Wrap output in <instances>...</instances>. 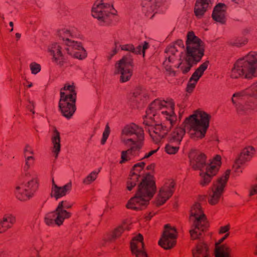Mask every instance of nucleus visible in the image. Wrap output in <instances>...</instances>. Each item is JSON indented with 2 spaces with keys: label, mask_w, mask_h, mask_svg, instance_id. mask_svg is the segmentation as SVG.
<instances>
[{
  "label": "nucleus",
  "mask_w": 257,
  "mask_h": 257,
  "mask_svg": "<svg viewBox=\"0 0 257 257\" xmlns=\"http://www.w3.org/2000/svg\"><path fill=\"white\" fill-rule=\"evenodd\" d=\"M173 104H171L169 108L170 112L163 111L164 120L161 124H149L144 121L145 129L150 134L153 140L156 143L161 141L167 134L169 135L171 142L180 144L185 134L183 127L177 126V115L172 111Z\"/></svg>",
  "instance_id": "f257e3e1"
},
{
  "label": "nucleus",
  "mask_w": 257,
  "mask_h": 257,
  "mask_svg": "<svg viewBox=\"0 0 257 257\" xmlns=\"http://www.w3.org/2000/svg\"><path fill=\"white\" fill-rule=\"evenodd\" d=\"M190 221L192 224L190 230L191 238L198 240L192 249L193 256L208 257L207 246L202 240L203 233L207 228L208 223L200 203L198 202H195L191 207Z\"/></svg>",
  "instance_id": "f03ea898"
},
{
  "label": "nucleus",
  "mask_w": 257,
  "mask_h": 257,
  "mask_svg": "<svg viewBox=\"0 0 257 257\" xmlns=\"http://www.w3.org/2000/svg\"><path fill=\"white\" fill-rule=\"evenodd\" d=\"M120 140L128 148L121 152L120 163L122 164L139 154L144 143V130L135 123L127 124L121 131Z\"/></svg>",
  "instance_id": "7ed1b4c3"
},
{
  "label": "nucleus",
  "mask_w": 257,
  "mask_h": 257,
  "mask_svg": "<svg viewBox=\"0 0 257 257\" xmlns=\"http://www.w3.org/2000/svg\"><path fill=\"white\" fill-rule=\"evenodd\" d=\"M184 51V55L182 52L179 55L180 62L177 67L180 68L183 73H186L203 56L204 43L193 32H189L186 37V49Z\"/></svg>",
  "instance_id": "20e7f679"
},
{
  "label": "nucleus",
  "mask_w": 257,
  "mask_h": 257,
  "mask_svg": "<svg viewBox=\"0 0 257 257\" xmlns=\"http://www.w3.org/2000/svg\"><path fill=\"white\" fill-rule=\"evenodd\" d=\"M190 158L193 168L200 171V183L202 186L210 182L221 165V157L219 155H216L207 163L205 162V156L200 152H192L190 155Z\"/></svg>",
  "instance_id": "39448f33"
},
{
  "label": "nucleus",
  "mask_w": 257,
  "mask_h": 257,
  "mask_svg": "<svg viewBox=\"0 0 257 257\" xmlns=\"http://www.w3.org/2000/svg\"><path fill=\"white\" fill-rule=\"evenodd\" d=\"M156 188L153 177L150 174L147 175L142 179L135 196L130 199L126 207L134 210L141 209L145 207L155 193Z\"/></svg>",
  "instance_id": "423d86ee"
},
{
  "label": "nucleus",
  "mask_w": 257,
  "mask_h": 257,
  "mask_svg": "<svg viewBox=\"0 0 257 257\" xmlns=\"http://www.w3.org/2000/svg\"><path fill=\"white\" fill-rule=\"evenodd\" d=\"M209 124V115L202 111L195 112L184 121L185 127L190 137L196 140L205 137Z\"/></svg>",
  "instance_id": "0eeeda50"
},
{
  "label": "nucleus",
  "mask_w": 257,
  "mask_h": 257,
  "mask_svg": "<svg viewBox=\"0 0 257 257\" xmlns=\"http://www.w3.org/2000/svg\"><path fill=\"white\" fill-rule=\"evenodd\" d=\"M231 77L250 78L257 76V53L251 52L239 59L231 69Z\"/></svg>",
  "instance_id": "6e6552de"
},
{
  "label": "nucleus",
  "mask_w": 257,
  "mask_h": 257,
  "mask_svg": "<svg viewBox=\"0 0 257 257\" xmlns=\"http://www.w3.org/2000/svg\"><path fill=\"white\" fill-rule=\"evenodd\" d=\"M58 36L63 41L64 51L68 55L80 60L86 57V51L81 43L70 39L76 36L74 29L64 28L58 32Z\"/></svg>",
  "instance_id": "1a4fd4ad"
},
{
  "label": "nucleus",
  "mask_w": 257,
  "mask_h": 257,
  "mask_svg": "<svg viewBox=\"0 0 257 257\" xmlns=\"http://www.w3.org/2000/svg\"><path fill=\"white\" fill-rule=\"evenodd\" d=\"M76 92L74 83H67L60 91L59 108L64 116L69 119L76 110Z\"/></svg>",
  "instance_id": "9d476101"
},
{
  "label": "nucleus",
  "mask_w": 257,
  "mask_h": 257,
  "mask_svg": "<svg viewBox=\"0 0 257 257\" xmlns=\"http://www.w3.org/2000/svg\"><path fill=\"white\" fill-rule=\"evenodd\" d=\"M247 95L257 96V82L251 87L243 91L234 93L231 97V102L237 112L240 115H248L254 109V106L246 102Z\"/></svg>",
  "instance_id": "9b49d317"
},
{
  "label": "nucleus",
  "mask_w": 257,
  "mask_h": 257,
  "mask_svg": "<svg viewBox=\"0 0 257 257\" xmlns=\"http://www.w3.org/2000/svg\"><path fill=\"white\" fill-rule=\"evenodd\" d=\"M29 179L27 184L18 185L15 188V193L17 198L25 201L32 197L38 188V174L35 171L26 173Z\"/></svg>",
  "instance_id": "f8f14e48"
},
{
  "label": "nucleus",
  "mask_w": 257,
  "mask_h": 257,
  "mask_svg": "<svg viewBox=\"0 0 257 257\" xmlns=\"http://www.w3.org/2000/svg\"><path fill=\"white\" fill-rule=\"evenodd\" d=\"M71 206L72 205L67 201L60 202L54 211L46 214L45 222L48 225H61L65 219L71 216V213L67 211L66 209L70 208Z\"/></svg>",
  "instance_id": "ddd939ff"
},
{
  "label": "nucleus",
  "mask_w": 257,
  "mask_h": 257,
  "mask_svg": "<svg viewBox=\"0 0 257 257\" xmlns=\"http://www.w3.org/2000/svg\"><path fill=\"white\" fill-rule=\"evenodd\" d=\"M230 170H227L214 182L213 186L209 192L208 200L210 204H215L219 200L229 176Z\"/></svg>",
  "instance_id": "4468645a"
},
{
  "label": "nucleus",
  "mask_w": 257,
  "mask_h": 257,
  "mask_svg": "<svg viewBox=\"0 0 257 257\" xmlns=\"http://www.w3.org/2000/svg\"><path fill=\"white\" fill-rule=\"evenodd\" d=\"M115 11L111 4L104 1H95L92 8V15L100 22H106L110 14L115 15Z\"/></svg>",
  "instance_id": "2eb2a0df"
},
{
  "label": "nucleus",
  "mask_w": 257,
  "mask_h": 257,
  "mask_svg": "<svg viewBox=\"0 0 257 257\" xmlns=\"http://www.w3.org/2000/svg\"><path fill=\"white\" fill-rule=\"evenodd\" d=\"M133 66V59L131 55L123 56L116 63V71L121 74V82H124L129 80L132 75Z\"/></svg>",
  "instance_id": "dca6fc26"
},
{
  "label": "nucleus",
  "mask_w": 257,
  "mask_h": 257,
  "mask_svg": "<svg viewBox=\"0 0 257 257\" xmlns=\"http://www.w3.org/2000/svg\"><path fill=\"white\" fill-rule=\"evenodd\" d=\"M171 104H173L172 111L174 112V103L172 100L166 101L157 99L150 104L149 108L147 110V115L150 118L152 119L153 117L156 115L157 111L161 110V113L164 117V114L163 112H170L171 111L169 108Z\"/></svg>",
  "instance_id": "f3484780"
},
{
  "label": "nucleus",
  "mask_w": 257,
  "mask_h": 257,
  "mask_svg": "<svg viewBox=\"0 0 257 257\" xmlns=\"http://www.w3.org/2000/svg\"><path fill=\"white\" fill-rule=\"evenodd\" d=\"M176 237V229L169 224H166L162 237L159 241V244L165 249H170L175 244Z\"/></svg>",
  "instance_id": "a211bd4d"
},
{
  "label": "nucleus",
  "mask_w": 257,
  "mask_h": 257,
  "mask_svg": "<svg viewBox=\"0 0 257 257\" xmlns=\"http://www.w3.org/2000/svg\"><path fill=\"white\" fill-rule=\"evenodd\" d=\"M254 149L252 147H248L244 148L241 152L240 155L237 157L233 165V168L236 172H240V169L245 162L248 161L252 156Z\"/></svg>",
  "instance_id": "6ab92c4d"
},
{
  "label": "nucleus",
  "mask_w": 257,
  "mask_h": 257,
  "mask_svg": "<svg viewBox=\"0 0 257 257\" xmlns=\"http://www.w3.org/2000/svg\"><path fill=\"white\" fill-rule=\"evenodd\" d=\"M144 166V162H140L134 165L133 170L132 171L126 182V187L128 190L131 191L136 186L137 183L139 182V179L142 175L141 172Z\"/></svg>",
  "instance_id": "aec40b11"
},
{
  "label": "nucleus",
  "mask_w": 257,
  "mask_h": 257,
  "mask_svg": "<svg viewBox=\"0 0 257 257\" xmlns=\"http://www.w3.org/2000/svg\"><path fill=\"white\" fill-rule=\"evenodd\" d=\"M184 48L183 41L181 40L177 41L175 44V45L171 46L170 47L167 49L166 52L168 54V58L164 62L163 65L166 68V69L168 71L170 74L175 75V72L171 69V67L169 66V64L173 63L175 58L174 55L176 52H178V50L177 49V46Z\"/></svg>",
  "instance_id": "412c9836"
},
{
  "label": "nucleus",
  "mask_w": 257,
  "mask_h": 257,
  "mask_svg": "<svg viewBox=\"0 0 257 257\" xmlns=\"http://www.w3.org/2000/svg\"><path fill=\"white\" fill-rule=\"evenodd\" d=\"M209 61H206L199 66V67L193 73L189 79L186 88L188 92L191 93L194 88L197 82L203 75L204 72L208 67Z\"/></svg>",
  "instance_id": "4be33fe9"
},
{
  "label": "nucleus",
  "mask_w": 257,
  "mask_h": 257,
  "mask_svg": "<svg viewBox=\"0 0 257 257\" xmlns=\"http://www.w3.org/2000/svg\"><path fill=\"white\" fill-rule=\"evenodd\" d=\"M174 186L173 182L169 181L160 189L156 201L157 205H162L171 196Z\"/></svg>",
  "instance_id": "5701e85b"
},
{
  "label": "nucleus",
  "mask_w": 257,
  "mask_h": 257,
  "mask_svg": "<svg viewBox=\"0 0 257 257\" xmlns=\"http://www.w3.org/2000/svg\"><path fill=\"white\" fill-rule=\"evenodd\" d=\"M143 236L139 234L134 237L131 242V248L132 253L136 257H148L146 251L144 249V243L142 241Z\"/></svg>",
  "instance_id": "b1692460"
},
{
  "label": "nucleus",
  "mask_w": 257,
  "mask_h": 257,
  "mask_svg": "<svg viewBox=\"0 0 257 257\" xmlns=\"http://www.w3.org/2000/svg\"><path fill=\"white\" fill-rule=\"evenodd\" d=\"M71 187V182L62 187H59L55 183L54 180H53L51 195L57 200L66 195L67 192L70 189Z\"/></svg>",
  "instance_id": "393cba45"
},
{
  "label": "nucleus",
  "mask_w": 257,
  "mask_h": 257,
  "mask_svg": "<svg viewBox=\"0 0 257 257\" xmlns=\"http://www.w3.org/2000/svg\"><path fill=\"white\" fill-rule=\"evenodd\" d=\"M229 235L226 234L218 241L215 243V257H231L230 254V249L225 244H220Z\"/></svg>",
  "instance_id": "a878e982"
},
{
  "label": "nucleus",
  "mask_w": 257,
  "mask_h": 257,
  "mask_svg": "<svg viewBox=\"0 0 257 257\" xmlns=\"http://www.w3.org/2000/svg\"><path fill=\"white\" fill-rule=\"evenodd\" d=\"M226 6L222 3H218L214 8L212 18L214 21L221 24L225 22L226 14Z\"/></svg>",
  "instance_id": "bb28decb"
},
{
  "label": "nucleus",
  "mask_w": 257,
  "mask_h": 257,
  "mask_svg": "<svg viewBox=\"0 0 257 257\" xmlns=\"http://www.w3.org/2000/svg\"><path fill=\"white\" fill-rule=\"evenodd\" d=\"M48 51L52 56L53 61L61 65L64 56L60 45L57 43H54L48 48Z\"/></svg>",
  "instance_id": "cd10ccee"
},
{
  "label": "nucleus",
  "mask_w": 257,
  "mask_h": 257,
  "mask_svg": "<svg viewBox=\"0 0 257 257\" xmlns=\"http://www.w3.org/2000/svg\"><path fill=\"white\" fill-rule=\"evenodd\" d=\"M122 50L128 51L134 54H141L142 53L143 56H145V52L149 48V44L147 42H145L143 44L139 45L137 48H135L133 45L126 44L121 45Z\"/></svg>",
  "instance_id": "c85d7f7f"
},
{
  "label": "nucleus",
  "mask_w": 257,
  "mask_h": 257,
  "mask_svg": "<svg viewBox=\"0 0 257 257\" xmlns=\"http://www.w3.org/2000/svg\"><path fill=\"white\" fill-rule=\"evenodd\" d=\"M209 6L208 1H196L194 6V13L198 18L203 17Z\"/></svg>",
  "instance_id": "c756f323"
},
{
  "label": "nucleus",
  "mask_w": 257,
  "mask_h": 257,
  "mask_svg": "<svg viewBox=\"0 0 257 257\" xmlns=\"http://www.w3.org/2000/svg\"><path fill=\"white\" fill-rule=\"evenodd\" d=\"M51 141L53 145L52 152L54 154L55 158H57L60 151L61 144L60 134L56 130H54Z\"/></svg>",
  "instance_id": "7c9ffc66"
},
{
  "label": "nucleus",
  "mask_w": 257,
  "mask_h": 257,
  "mask_svg": "<svg viewBox=\"0 0 257 257\" xmlns=\"http://www.w3.org/2000/svg\"><path fill=\"white\" fill-rule=\"evenodd\" d=\"M16 218L12 214L5 215L3 219H0V233L5 231L11 226L7 223L14 224L15 222Z\"/></svg>",
  "instance_id": "2f4dec72"
},
{
  "label": "nucleus",
  "mask_w": 257,
  "mask_h": 257,
  "mask_svg": "<svg viewBox=\"0 0 257 257\" xmlns=\"http://www.w3.org/2000/svg\"><path fill=\"white\" fill-rule=\"evenodd\" d=\"M147 90L143 87L137 88L134 93V96L137 101L139 100H142L143 98H147Z\"/></svg>",
  "instance_id": "473e14b6"
},
{
  "label": "nucleus",
  "mask_w": 257,
  "mask_h": 257,
  "mask_svg": "<svg viewBox=\"0 0 257 257\" xmlns=\"http://www.w3.org/2000/svg\"><path fill=\"white\" fill-rule=\"evenodd\" d=\"M173 142H171L170 144L166 145L165 147L166 152L170 155H173L176 154L179 150V145L176 144L175 146L172 144Z\"/></svg>",
  "instance_id": "72a5a7b5"
},
{
  "label": "nucleus",
  "mask_w": 257,
  "mask_h": 257,
  "mask_svg": "<svg viewBox=\"0 0 257 257\" xmlns=\"http://www.w3.org/2000/svg\"><path fill=\"white\" fill-rule=\"evenodd\" d=\"M98 172L95 171H92L90 173L83 181V183L85 184H90L94 181L97 178Z\"/></svg>",
  "instance_id": "f704fd0d"
},
{
  "label": "nucleus",
  "mask_w": 257,
  "mask_h": 257,
  "mask_svg": "<svg viewBox=\"0 0 257 257\" xmlns=\"http://www.w3.org/2000/svg\"><path fill=\"white\" fill-rule=\"evenodd\" d=\"M125 229H128V228L126 224H124L123 226L119 227L111 235V237L113 238L119 236Z\"/></svg>",
  "instance_id": "c9c22d12"
},
{
  "label": "nucleus",
  "mask_w": 257,
  "mask_h": 257,
  "mask_svg": "<svg viewBox=\"0 0 257 257\" xmlns=\"http://www.w3.org/2000/svg\"><path fill=\"white\" fill-rule=\"evenodd\" d=\"M30 69L32 72V73L33 74H36L38 72H39L41 70V66L39 64L36 62L32 63L30 65Z\"/></svg>",
  "instance_id": "e433bc0d"
},
{
  "label": "nucleus",
  "mask_w": 257,
  "mask_h": 257,
  "mask_svg": "<svg viewBox=\"0 0 257 257\" xmlns=\"http://www.w3.org/2000/svg\"><path fill=\"white\" fill-rule=\"evenodd\" d=\"M109 133H110V128H109L108 125L107 124L105 126V130L102 135V138L101 140V144L104 145L105 143V142L109 136Z\"/></svg>",
  "instance_id": "4c0bfd02"
},
{
  "label": "nucleus",
  "mask_w": 257,
  "mask_h": 257,
  "mask_svg": "<svg viewBox=\"0 0 257 257\" xmlns=\"http://www.w3.org/2000/svg\"><path fill=\"white\" fill-rule=\"evenodd\" d=\"M149 8L147 9L146 10L148 12H151L152 11H154V10L160 6V3L159 1H150V3L147 5Z\"/></svg>",
  "instance_id": "58836bf2"
},
{
  "label": "nucleus",
  "mask_w": 257,
  "mask_h": 257,
  "mask_svg": "<svg viewBox=\"0 0 257 257\" xmlns=\"http://www.w3.org/2000/svg\"><path fill=\"white\" fill-rule=\"evenodd\" d=\"M29 102V104H28L26 106L27 108L30 111H31L33 114L35 113V111H34L33 109L35 107V102L33 101H31L30 100H28Z\"/></svg>",
  "instance_id": "ea45409f"
},
{
  "label": "nucleus",
  "mask_w": 257,
  "mask_h": 257,
  "mask_svg": "<svg viewBox=\"0 0 257 257\" xmlns=\"http://www.w3.org/2000/svg\"><path fill=\"white\" fill-rule=\"evenodd\" d=\"M117 49L116 48H113L112 50L108 53L107 58L110 60L112 57L117 53Z\"/></svg>",
  "instance_id": "a19ab883"
},
{
  "label": "nucleus",
  "mask_w": 257,
  "mask_h": 257,
  "mask_svg": "<svg viewBox=\"0 0 257 257\" xmlns=\"http://www.w3.org/2000/svg\"><path fill=\"white\" fill-rule=\"evenodd\" d=\"M255 193H257V183L252 186L250 190L249 195L251 196Z\"/></svg>",
  "instance_id": "79ce46f5"
},
{
  "label": "nucleus",
  "mask_w": 257,
  "mask_h": 257,
  "mask_svg": "<svg viewBox=\"0 0 257 257\" xmlns=\"http://www.w3.org/2000/svg\"><path fill=\"white\" fill-rule=\"evenodd\" d=\"M30 153L31 154H34V152L31 148V147L29 145H26L25 148L24 149V153Z\"/></svg>",
  "instance_id": "37998d69"
},
{
  "label": "nucleus",
  "mask_w": 257,
  "mask_h": 257,
  "mask_svg": "<svg viewBox=\"0 0 257 257\" xmlns=\"http://www.w3.org/2000/svg\"><path fill=\"white\" fill-rule=\"evenodd\" d=\"M34 158L32 156H29L26 158V165L28 168L30 166V160H34Z\"/></svg>",
  "instance_id": "c03bdc74"
},
{
  "label": "nucleus",
  "mask_w": 257,
  "mask_h": 257,
  "mask_svg": "<svg viewBox=\"0 0 257 257\" xmlns=\"http://www.w3.org/2000/svg\"><path fill=\"white\" fill-rule=\"evenodd\" d=\"M229 227L228 225L222 226L220 228V233H224L228 231Z\"/></svg>",
  "instance_id": "a18cd8bd"
},
{
  "label": "nucleus",
  "mask_w": 257,
  "mask_h": 257,
  "mask_svg": "<svg viewBox=\"0 0 257 257\" xmlns=\"http://www.w3.org/2000/svg\"><path fill=\"white\" fill-rule=\"evenodd\" d=\"M157 152V150H153L150 151L149 153L146 154L145 156H144V158H148L151 156L153 154H154L155 153Z\"/></svg>",
  "instance_id": "49530a36"
},
{
  "label": "nucleus",
  "mask_w": 257,
  "mask_h": 257,
  "mask_svg": "<svg viewBox=\"0 0 257 257\" xmlns=\"http://www.w3.org/2000/svg\"><path fill=\"white\" fill-rule=\"evenodd\" d=\"M246 42V40H244V41H243V43H236V45L237 46H241L242 44H245V43Z\"/></svg>",
  "instance_id": "de8ad7c7"
},
{
  "label": "nucleus",
  "mask_w": 257,
  "mask_h": 257,
  "mask_svg": "<svg viewBox=\"0 0 257 257\" xmlns=\"http://www.w3.org/2000/svg\"><path fill=\"white\" fill-rule=\"evenodd\" d=\"M21 35L20 33H16V37L17 38V39H20V37H21Z\"/></svg>",
  "instance_id": "09e8293b"
},
{
  "label": "nucleus",
  "mask_w": 257,
  "mask_h": 257,
  "mask_svg": "<svg viewBox=\"0 0 257 257\" xmlns=\"http://www.w3.org/2000/svg\"><path fill=\"white\" fill-rule=\"evenodd\" d=\"M152 216H153V215H150V214H149L148 216H147L146 217V218H147V219L148 220H149V219H150L151 218V217H152Z\"/></svg>",
  "instance_id": "8fccbe9b"
},
{
  "label": "nucleus",
  "mask_w": 257,
  "mask_h": 257,
  "mask_svg": "<svg viewBox=\"0 0 257 257\" xmlns=\"http://www.w3.org/2000/svg\"><path fill=\"white\" fill-rule=\"evenodd\" d=\"M10 24V26L12 28H13V26H14V24H13V23L12 22H11L10 23V24Z\"/></svg>",
  "instance_id": "3c124183"
},
{
  "label": "nucleus",
  "mask_w": 257,
  "mask_h": 257,
  "mask_svg": "<svg viewBox=\"0 0 257 257\" xmlns=\"http://www.w3.org/2000/svg\"><path fill=\"white\" fill-rule=\"evenodd\" d=\"M33 86V83H29L28 85V87H31Z\"/></svg>",
  "instance_id": "603ef678"
},
{
  "label": "nucleus",
  "mask_w": 257,
  "mask_h": 257,
  "mask_svg": "<svg viewBox=\"0 0 257 257\" xmlns=\"http://www.w3.org/2000/svg\"><path fill=\"white\" fill-rule=\"evenodd\" d=\"M255 253L257 254V246H256V251H255Z\"/></svg>",
  "instance_id": "864d4df0"
},
{
  "label": "nucleus",
  "mask_w": 257,
  "mask_h": 257,
  "mask_svg": "<svg viewBox=\"0 0 257 257\" xmlns=\"http://www.w3.org/2000/svg\"><path fill=\"white\" fill-rule=\"evenodd\" d=\"M13 31V28H12V29H10V31H11V32H12V31Z\"/></svg>",
  "instance_id": "5fc2aeb1"
},
{
  "label": "nucleus",
  "mask_w": 257,
  "mask_h": 257,
  "mask_svg": "<svg viewBox=\"0 0 257 257\" xmlns=\"http://www.w3.org/2000/svg\"><path fill=\"white\" fill-rule=\"evenodd\" d=\"M1 17L2 19H4V17L3 16H1Z\"/></svg>",
  "instance_id": "6e6d98bb"
},
{
  "label": "nucleus",
  "mask_w": 257,
  "mask_h": 257,
  "mask_svg": "<svg viewBox=\"0 0 257 257\" xmlns=\"http://www.w3.org/2000/svg\"><path fill=\"white\" fill-rule=\"evenodd\" d=\"M146 98H143V99L142 100H143V101H144V100H143L144 99H146Z\"/></svg>",
  "instance_id": "4d7b16f0"
}]
</instances>
